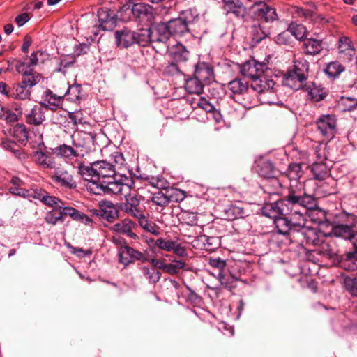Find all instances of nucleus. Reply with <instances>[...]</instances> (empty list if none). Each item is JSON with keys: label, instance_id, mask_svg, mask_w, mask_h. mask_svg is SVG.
<instances>
[{"label": "nucleus", "instance_id": "54", "mask_svg": "<svg viewBox=\"0 0 357 357\" xmlns=\"http://www.w3.org/2000/svg\"><path fill=\"white\" fill-rule=\"evenodd\" d=\"M1 144L6 150L13 153L18 158L20 157L22 150L15 142L8 139H2Z\"/></svg>", "mask_w": 357, "mask_h": 357}, {"label": "nucleus", "instance_id": "15", "mask_svg": "<svg viewBox=\"0 0 357 357\" xmlns=\"http://www.w3.org/2000/svg\"><path fill=\"white\" fill-rule=\"evenodd\" d=\"M119 262L125 266L134 263L135 261L148 262L149 259L145 254L125 245L119 248L118 251Z\"/></svg>", "mask_w": 357, "mask_h": 357}, {"label": "nucleus", "instance_id": "42", "mask_svg": "<svg viewBox=\"0 0 357 357\" xmlns=\"http://www.w3.org/2000/svg\"><path fill=\"white\" fill-rule=\"evenodd\" d=\"M52 153L58 157L71 160L75 158L73 148L72 146L66 144H61L52 149Z\"/></svg>", "mask_w": 357, "mask_h": 357}, {"label": "nucleus", "instance_id": "26", "mask_svg": "<svg viewBox=\"0 0 357 357\" xmlns=\"http://www.w3.org/2000/svg\"><path fill=\"white\" fill-rule=\"evenodd\" d=\"M339 266L347 271L357 274V248H354L353 251L341 256L339 260Z\"/></svg>", "mask_w": 357, "mask_h": 357}, {"label": "nucleus", "instance_id": "25", "mask_svg": "<svg viewBox=\"0 0 357 357\" xmlns=\"http://www.w3.org/2000/svg\"><path fill=\"white\" fill-rule=\"evenodd\" d=\"M252 8H255L256 16L264 20L266 22H273L277 20L278 16L275 9L264 2L255 3Z\"/></svg>", "mask_w": 357, "mask_h": 357}, {"label": "nucleus", "instance_id": "1", "mask_svg": "<svg viewBox=\"0 0 357 357\" xmlns=\"http://www.w3.org/2000/svg\"><path fill=\"white\" fill-rule=\"evenodd\" d=\"M305 206L309 209L317 210L316 198L306 194L301 189L293 188L291 186L288 194L280 200L266 204L261 208L262 214L274 220L279 215L287 216L291 213H299L301 206Z\"/></svg>", "mask_w": 357, "mask_h": 357}, {"label": "nucleus", "instance_id": "51", "mask_svg": "<svg viewBox=\"0 0 357 357\" xmlns=\"http://www.w3.org/2000/svg\"><path fill=\"white\" fill-rule=\"evenodd\" d=\"M101 216L109 222L114 221L118 216V212L112 202H107L105 207L102 208Z\"/></svg>", "mask_w": 357, "mask_h": 357}, {"label": "nucleus", "instance_id": "34", "mask_svg": "<svg viewBox=\"0 0 357 357\" xmlns=\"http://www.w3.org/2000/svg\"><path fill=\"white\" fill-rule=\"evenodd\" d=\"M33 158L36 163L43 169H53L55 168V160L47 153L37 151L33 153Z\"/></svg>", "mask_w": 357, "mask_h": 357}, {"label": "nucleus", "instance_id": "31", "mask_svg": "<svg viewBox=\"0 0 357 357\" xmlns=\"http://www.w3.org/2000/svg\"><path fill=\"white\" fill-rule=\"evenodd\" d=\"M135 227L136 224L133 221L126 218L112 225L110 229L114 232L126 234L130 238H135L137 235L133 232Z\"/></svg>", "mask_w": 357, "mask_h": 357}, {"label": "nucleus", "instance_id": "59", "mask_svg": "<svg viewBox=\"0 0 357 357\" xmlns=\"http://www.w3.org/2000/svg\"><path fill=\"white\" fill-rule=\"evenodd\" d=\"M225 218L228 220H234L237 219L242 214V209L236 206H229L225 210Z\"/></svg>", "mask_w": 357, "mask_h": 357}, {"label": "nucleus", "instance_id": "49", "mask_svg": "<svg viewBox=\"0 0 357 357\" xmlns=\"http://www.w3.org/2000/svg\"><path fill=\"white\" fill-rule=\"evenodd\" d=\"M45 221L46 223L52 225H55L59 222L63 223V220L59 208H54L47 212L45 216Z\"/></svg>", "mask_w": 357, "mask_h": 357}, {"label": "nucleus", "instance_id": "61", "mask_svg": "<svg viewBox=\"0 0 357 357\" xmlns=\"http://www.w3.org/2000/svg\"><path fill=\"white\" fill-rule=\"evenodd\" d=\"M344 287L352 296H357V278L346 277L344 278Z\"/></svg>", "mask_w": 357, "mask_h": 357}, {"label": "nucleus", "instance_id": "33", "mask_svg": "<svg viewBox=\"0 0 357 357\" xmlns=\"http://www.w3.org/2000/svg\"><path fill=\"white\" fill-rule=\"evenodd\" d=\"M148 202L151 203V206H154L155 209L158 212H162L169 204L167 195L160 190L153 192Z\"/></svg>", "mask_w": 357, "mask_h": 357}, {"label": "nucleus", "instance_id": "7", "mask_svg": "<svg viewBox=\"0 0 357 357\" xmlns=\"http://www.w3.org/2000/svg\"><path fill=\"white\" fill-rule=\"evenodd\" d=\"M309 75V62L304 58L294 60L293 69L289 70L284 75L285 84L298 89L306 81Z\"/></svg>", "mask_w": 357, "mask_h": 357}, {"label": "nucleus", "instance_id": "6", "mask_svg": "<svg viewBox=\"0 0 357 357\" xmlns=\"http://www.w3.org/2000/svg\"><path fill=\"white\" fill-rule=\"evenodd\" d=\"M294 243L301 247H314L323 242L327 235L318 228L305 227V225L298 228V231H291Z\"/></svg>", "mask_w": 357, "mask_h": 357}, {"label": "nucleus", "instance_id": "41", "mask_svg": "<svg viewBox=\"0 0 357 357\" xmlns=\"http://www.w3.org/2000/svg\"><path fill=\"white\" fill-rule=\"evenodd\" d=\"M313 251L328 259L333 258L336 255L334 245H332L330 242L326 241V238H324L323 242L318 244Z\"/></svg>", "mask_w": 357, "mask_h": 357}, {"label": "nucleus", "instance_id": "5", "mask_svg": "<svg viewBox=\"0 0 357 357\" xmlns=\"http://www.w3.org/2000/svg\"><path fill=\"white\" fill-rule=\"evenodd\" d=\"M199 18V13L195 8L182 11L178 17L172 19L165 23L170 34L174 36H183L190 31L189 26L195 24Z\"/></svg>", "mask_w": 357, "mask_h": 357}, {"label": "nucleus", "instance_id": "30", "mask_svg": "<svg viewBox=\"0 0 357 357\" xmlns=\"http://www.w3.org/2000/svg\"><path fill=\"white\" fill-rule=\"evenodd\" d=\"M45 107L42 105H34L26 116V121L30 125L39 126L45 120Z\"/></svg>", "mask_w": 357, "mask_h": 357}, {"label": "nucleus", "instance_id": "56", "mask_svg": "<svg viewBox=\"0 0 357 357\" xmlns=\"http://www.w3.org/2000/svg\"><path fill=\"white\" fill-rule=\"evenodd\" d=\"M169 194H167V198L169 199V204L172 202L175 203H178L183 201L185 197V191L178 189V188H172L170 191H167Z\"/></svg>", "mask_w": 357, "mask_h": 357}, {"label": "nucleus", "instance_id": "53", "mask_svg": "<svg viewBox=\"0 0 357 357\" xmlns=\"http://www.w3.org/2000/svg\"><path fill=\"white\" fill-rule=\"evenodd\" d=\"M344 70V67L338 61L331 62L325 69L326 73L333 77L338 76Z\"/></svg>", "mask_w": 357, "mask_h": 357}, {"label": "nucleus", "instance_id": "39", "mask_svg": "<svg viewBox=\"0 0 357 357\" xmlns=\"http://www.w3.org/2000/svg\"><path fill=\"white\" fill-rule=\"evenodd\" d=\"M322 42L314 38H305L303 41V49L306 54L315 55L322 50Z\"/></svg>", "mask_w": 357, "mask_h": 357}, {"label": "nucleus", "instance_id": "60", "mask_svg": "<svg viewBox=\"0 0 357 357\" xmlns=\"http://www.w3.org/2000/svg\"><path fill=\"white\" fill-rule=\"evenodd\" d=\"M75 62V57L72 55L63 56L59 61V68L58 71L66 73V70L72 66Z\"/></svg>", "mask_w": 357, "mask_h": 357}, {"label": "nucleus", "instance_id": "11", "mask_svg": "<svg viewBox=\"0 0 357 357\" xmlns=\"http://www.w3.org/2000/svg\"><path fill=\"white\" fill-rule=\"evenodd\" d=\"M171 36L165 23L152 29V47L156 52L162 54L169 50Z\"/></svg>", "mask_w": 357, "mask_h": 357}, {"label": "nucleus", "instance_id": "32", "mask_svg": "<svg viewBox=\"0 0 357 357\" xmlns=\"http://www.w3.org/2000/svg\"><path fill=\"white\" fill-rule=\"evenodd\" d=\"M190 104L192 108H201L206 112L213 113L214 118L217 122H219L220 114L215 112L214 106L209 102L205 98L198 96L197 98H193L190 100Z\"/></svg>", "mask_w": 357, "mask_h": 357}, {"label": "nucleus", "instance_id": "14", "mask_svg": "<svg viewBox=\"0 0 357 357\" xmlns=\"http://www.w3.org/2000/svg\"><path fill=\"white\" fill-rule=\"evenodd\" d=\"M317 130L327 140L332 139L337 132V119L333 114H322L315 121Z\"/></svg>", "mask_w": 357, "mask_h": 357}, {"label": "nucleus", "instance_id": "48", "mask_svg": "<svg viewBox=\"0 0 357 357\" xmlns=\"http://www.w3.org/2000/svg\"><path fill=\"white\" fill-rule=\"evenodd\" d=\"M217 279L225 289L231 290L236 287L237 279L231 275H225L222 272H219Z\"/></svg>", "mask_w": 357, "mask_h": 357}, {"label": "nucleus", "instance_id": "12", "mask_svg": "<svg viewBox=\"0 0 357 357\" xmlns=\"http://www.w3.org/2000/svg\"><path fill=\"white\" fill-rule=\"evenodd\" d=\"M338 218L342 222L333 226L331 234L336 237L352 240V230L356 217L350 213H342L338 215Z\"/></svg>", "mask_w": 357, "mask_h": 357}, {"label": "nucleus", "instance_id": "64", "mask_svg": "<svg viewBox=\"0 0 357 357\" xmlns=\"http://www.w3.org/2000/svg\"><path fill=\"white\" fill-rule=\"evenodd\" d=\"M185 264L180 260L174 261L173 263L167 264L165 272L169 274H176L179 270L183 269Z\"/></svg>", "mask_w": 357, "mask_h": 357}, {"label": "nucleus", "instance_id": "36", "mask_svg": "<svg viewBox=\"0 0 357 357\" xmlns=\"http://www.w3.org/2000/svg\"><path fill=\"white\" fill-rule=\"evenodd\" d=\"M205 84L194 75L185 80V89L188 93L199 96L202 93Z\"/></svg>", "mask_w": 357, "mask_h": 357}, {"label": "nucleus", "instance_id": "58", "mask_svg": "<svg viewBox=\"0 0 357 357\" xmlns=\"http://www.w3.org/2000/svg\"><path fill=\"white\" fill-rule=\"evenodd\" d=\"M117 20L128 22L131 20L132 15V8H130L129 5H123L116 13Z\"/></svg>", "mask_w": 357, "mask_h": 357}, {"label": "nucleus", "instance_id": "8", "mask_svg": "<svg viewBox=\"0 0 357 357\" xmlns=\"http://www.w3.org/2000/svg\"><path fill=\"white\" fill-rule=\"evenodd\" d=\"M267 66L264 63H260L255 59H251L244 62L240 67L243 76L250 78L252 82L257 79L261 81V84L266 82L270 87H273L274 82L272 79L264 76V73Z\"/></svg>", "mask_w": 357, "mask_h": 357}, {"label": "nucleus", "instance_id": "27", "mask_svg": "<svg viewBox=\"0 0 357 357\" xmlns=\"http://www.w3.org/2000/svg\"><path fill=\"white\" fill-rule=\"evenodd\" d=\"M256 172L264 178H271L278 185H280L279 181L276 178V169L270 160H259L256 166Z\"/></svg>", "mask_w": 357, "mask_h": 357}, {"label": "nucleus", "instance_id": "63", "mask_svg": "<svg viewBox=\"0 0 357 357\" xmlns=\"http://www.w3.org/2000/svg\"><path fill=\"white\" fill-rule=\"evenodd\" d=\"M308 96L312 100L319 102L326 96V93L324 91L323 89L314 87L308 91Z\"/></svg>", "mask_w": 357, "mask_h": 357}, {"label": "nucleus", "instance_id": "16", "mask_svg": "<svg viewBox=\"0 0 357 357\" xmlns=\"http://www.w3.org/2000/svg\"><path fill=\"white\" fill-rule=\"evenodd\" d=\"M132 17L140 23H151L155 17L154 8L146 3H135L132 6Z\"/></svg>", "mask_w": 357, "mask_h": 357}, {"label": "nucleus", "instance_id": "10", "mask_svg": "<svg viewBox=\"0 0 357 357\" xmlns=\"http://www.w3.org/2000/svg\"><path fill=\"white\" fill-rule=\"evenodd\" d=\"M96 135L91 132H79L73 137V145L75 158L82 159L91 152L90 144H93Z\"/></svg>", "mask_w": 357, "mask_h": 357}, {"label": "nucleus", "instance_id": "18", "mask_svg": "<svg viewBox=\"0 0 357 357\" xmlns=\"http://www.w3.org/2000/svg\"><path fill=\"white\" fill-rule=\"evenodd\" d=\"M98 26L104 31H112L116 26L117 16L114 10L102 7L98 10Z\"/></svg>", "mask_w": 357, "mask_h": 357}, {"label": "nucleus", "instance_id": "13", "mask_svg": "<svg viewBox=\"0 0 357 357\" xmlns=\"http://www.w3.org/2000/svg\"><path fill=\"white\" fill-rule=\"evenodd\" d=\"M50 178L52 181L59 187L68 190L76 188L77 183L71 172L64 167L55 166Z\"/></svg>", "mask_w": 357, "mask_h": 357}, {"label": "nucleus", "instance_id": "52", "mask_svg": "<svg viewBox=\"0 0 357 357\" xmlns=\"http://www.w3.org/2000/svg\"><path fill=\"white\" fill-rule=\"evenodd\" d=\"M287 175L290 180L297 181L302 175V167L301 163H291L288 166Z\"/></svg>", "mask_w": 357, "mask_h": 357}, {"label": "nucleus", "instance_id": "40", "mask_svg": "<svg viewBox=\"0 0 357 357\" xmlns=\"http://www.w3.org/2000/svg\"><path fill=\"white\" fill-rule=\"evenodd\" d=\"M252 40L259 43L270 35L268 29H266L261 24L256 23L251 26L250 30Z\"/></svg>", "mask_w": 357, "mask_h": 357}, {"label": "nucleus", "instance_id": "37", "mask_svg": "<svg viewBox=\"0 0 357 357\" xmlns=\"http://www.w3.org/2000/svg\"><path fill=\"white\" fill-rule=\"evenodd\" d=\"M311 172L314 179L318 181H324L330 175L329 167L325 162H314L312 165Z\"/></svg>", "mask_w": 357, "mask_h": 357}, {"label": "nucleus", "instance_id": "20", "mask_svg": "<svg viewBox=\"0 0 357 357\" xmlns=\"http://www.w3.org/2000/svg\"><path fill=\"white\" fill-rule=\"evenodd\" d=\"M47 56L44 51H35L30 56H27L24 61L20 62L15 66L16 70L19 73H26L28 70H33V67L38 65L40 61L43 62Z\"/></svg>", "mask_w": 357, "mask_h": 357}, {"label": "nucleus", "instance_id": "55", "mask_svg": "<svg viewBox=\"0 0 357 357\" xmlns=\"http://www.w3.org/2000/svg\"><path fill=\"white\" fill-rule=\"evenodd\" d=\"M59 210L61 213L63 220L65 219V216L66 215L70 216V218L75 220L83 219L82 214L80 213V212L75 208L70 206L63 207L62 206V208H59Z\"/></svg>", "mask_w": 357, "mask_h": 357}, {"label": "nucleus", "instance_id": "35", "mask_svg": "<svg viewBox=\"0 0 357 357\" xmlns=\"http://www.w3.org/2000/svg\"><path fill=\"white\" fill-rule=\"evenodd\" d=\"M31 93V89L26 84H23L22 80L19 83L14 84L12 88L10 89V97L15 99H29Z\"/></svg>", "mask_w": 357, "mask_h": 357}, {"label": "nucleus", "instance_id": "50", "mask_svg": "<svg viewBox=\"0 0 357 357\" xmlns=\"http://www.w3.org/2000/svg\"><path fill=\"white\" fill-rule=\"evenodd\" d=\"M0 119L6 123H13L18 121V117L15 112L0 104Z\"/></svg>", "mask_w": 357, "mask_h": 357}, {"label": "nucleus", "instance_id": "24", "mask_svg": "<svg viewBox=\"0 0 357 357\" xmlns=\"http://www.w3.org/2000/svg\"><path fill=\"white\" fill-rule=\"evenodd\" d=\"M338 52L347 61H350L356 53L352 40L348 36H341L338 39Z\"/></svg>", "mask_w": 357, "mask_h": 357}, {"label": "nucleus", "instance_id": "21", "mask_svg": "<svg viewBox=\"0 0 357 357\" xmlns=\"http://www.w3.org/2000/svg\"><path fill=\"white\" fill-rule=\"evenodd\" d=\"M193 75L205 84H209L214 79L213 68L206 62H198L195 66Z\"/></svg>", "mask_w": 357, "mask_h": 357}, {"label": "nucleus", "instance_id": "62", "mask_svg": "<svg viewBox=\"0 0 357 357\" xmlns=\"http://www.w3.org/2000/svg\"><path fill=\"white\" fill-rule=\"evenodd\" d=\"M275 42L278 45H291L292 43V37L289 29H287L279 33L275 38Z\"/></svg>", "mask_w": 357, "mask_h": 357}, {"label": "nucleus", "instance_id": "43", "mask_svg": "<svg viewBox=\"0 0 357 357\" xmlns=\"http://www.w3.org/2000/svg\"><path fill=\"white\" fill-rule=\"evenodd\" d=\"M142 275L144 278L149 282L150 284H155L161 278V273L159 270L155 268H151L150 266H143L141 268Z\"/></svg>", "mask_w": 357, "mask_h": 357}, {"label": "nucleus", "instance_id": "38", "mask_svg": "<svg viewBox=\"0 0 357 357\" xmlns=\"http://www.w3.org/2000/svg\"><path fill=\"white\" fill-rule=\"evenodd\" d=\"M135 38H136L135 44H138L142 47L152 45V29L142 28L135 32Z\"/></svg>", "mask_w": 357, "mask_h": 357}, {"label": "nucleus", "instance_id": "23", "mask_svg": "<svg viewBox=\"0 0 357 357\" xmlns=\"http://www.w3.org/2000/svg\"><path fill=\"white\" fill-rule=\"evenodd\" d=\"M222 8L226 13H232L235 17L243 19L247 15V8L241 0H222Z\"/></svg>", "mask_w": 357, "mask_h": 357}, {"label": "nucleus", "instance_id": "9", "mask_svg": "<svg viewBox=\"0 0 357 357\" xmlns=\"http://www.w3.org/2000/svg\"><path fill=\"white\" fill-rule=\"evenodd\" d=\"M135 187V181L130 177H121L119 180H109L102 186V194L128 195Z\"/></svg>", "mask_w": 357, "mask_h": 357}, {"label": "nucleus", "instance_id": "2", "mask_svg": "<svg viewBox=\"0 0 357 357\" xmlns=\"http://www.w3.org/2000/svg\"><path fill=\"white\" fill-rule=\"evenodd\" d=\"M79 172L84 180L88 181V190L94 195L102 194V186L109 180H114L115 174L114 165L105 160L96 161L90 166L80 164Z\"/></svg>", "mask_w": 357, "mask_h": 357}, {"label": "nucleus", "instance_id": "57", "mask_svg": "<svg viewBox=\"0 0 357 357\" xmlns=\"http://www.w3.org/2000/svg\"><path fill=\"white\" fill-rule=\"evenodd\" d=\"M44 204L54 207L61 208L62 206H63V202L55 196L49 195L48 192H46L45 195L43 197V199L41 201Z\"/></svg>", "mask_w": 357, "mask_h": 357}, {"label": "nucleus", "instance_id": "19", "mask_svg": "<svg viewBox=\"0 0 357 357\" xmlns=\"http://www.w3.org/2000/svg\"><path fill=\"white\" fill-rule=\"evenodd\" d=\"M154 246L166 252H173L179 257L187 255L186 249L177 241L167 238H158L154 242Z\"/></svg>", "mask_w": 357, "mask_h": 357}, {"label": "nucleus", "instance_id": "29", "mask_svg": "<svg viewBox=\"0 0 357 357\" xmlns=\"http://www.w3.org/2000/svg\"><path fill=\"white\" fill-rule=\"evenodd\" d=\"M166 52H168L170 59L176 63L185 62L190 56V52L181 43L172 45Z\"/></svg>", "mask_w": 357, "mask_h": 357}, {"label": "nucleus", "instance_id": "22", "mask_svg": "<svg viewBox=\"0 0 357 357\" xmlns=\"http://www.w3.org/2000/svg\"><path fill=\"white\" fill-rule=\"evenodd\" d=\"M135 31L124 27L115 32V39L116 45L122 48H128L136 43L135 38Z\"/></svg>", "mask_w": 357, "mask_h": 357}, {"label": "nucleus", "instance_id": "45", "mask_svg": "<svg viewBox=\"0 0 357 357\" xmlns=\"http://www.w3.org/2000/svg\"><path fill=\"white\" fill-rule=\"evenodd\" d=\"M139 225L145 231L155 236H159L161 234L160 227L153 221L149 220L144 215L142 218L138 220Z\"/></svg>", "mask_w": 357, "mask_h": 357}, {"label": "nucleus", "instance_id": "4", "mask_svg": "<svg viewBox=\"0 0 357 357\" xmlns=\"http://www.w3.org/2000/svg\"><path fill=\"white\" fill-rule=\"evenodd\" d=\"M272 88L264 81L262 84L259 79L252 82L251 87H248V90L241 94L242 104L245 108L250 109L258 105L259 102L269 103L270 101L266 96L273 93Z\"/></svg>", "mask_w": 357, "mask_h": 357}, {"label": "nucleus", "instance_id": "3", "mask_svg": "<svg viewBox=\"0 0 357 357\" xmlns=\"http://www.w3.org/2000/svg\"><path fill=\"white\" fill-rule=\"evenodd\" d=\"M301 206L302 208H301L299 209V213H291L288 215H290V220L284 215H279L274 220L278 232L285 236L286 238L289 239L291 243H294L291 234V231H298V228L305 224L304 214L309 210V208L303 205ZM310 211H311V209H310ZM312 212H317L324 216V212L318 207L317 211L312 210Z\"/></svg>", "mask_w": 357, "mask_h": 357}, {"label": "nucleus", "instance_id": "44", "mask_svg": "<svg viewBox=\"0 0 357 357\" xmlns=\"http://www.w3.org/2000/svg\"><path fill=\"white\" fill-rule=\"evenodd\" d=\"M26 73H21L22 75L23 84L26 86L31 89L33 86L36 85L42 79V75L34 71L33 70H28Z\"/></svg>", "mask_w": 357, "mask_h": 357}, {"label": "nucleus", "instance_id": "28", "mask_svg": "<svg viewBox=\"0 0 357 357\" xmlns=\"http://www.w3.org/2000/svg\"><path fill=\"white\" fill-rule=\"evenodd\" d=\"M44 103L42 105L45 109L56 111L62 107L63 96L54 94L51 90L47 89L43 96Z\"/></svg>", "mask_w": 357, "mask_h": 357}, {"label": "nucleus", "instance_id": "47", "mask_svg": "<svg viewBox=\"0 0 357 357\" xmlns=\"http://www.w3.org/2000/svg\"><path fill=\"white\" fill-rule=\"evenodd\" d=\"M248 85L241 79H234L228 83V89L234 93L241 95L248 90Z\"/></svg>", "mask_w": 357, "mask_h": 357}, {"label": "nucleus", "instance_id": "17", "mask_svg": "<svg viewBox=\"0 0 357 357\" xmlns=\"http://www.w3.org/2000/svg\"><path fill=\"white\" fill-rule=\"evenodd\" d=\"M126 202L122 206V210L127 215L132 216L137 220L144 215V209L140 206V201L136 196H132L130 192L125 197Z\"/></svg>", "mask_w": 357, "mask_h": 357}, {"label": "nucleus", "instance_id": "46", "mask_svg": "<svg viewBox=\"0 0 357 357\" xmlns=\"http://www.w3.org/2000/svg\"><path fill=\"white\" fill-rule=\"evenodd\" d=\"M288 29L291 36H294L298 40H304L307 37V31L303 24L292 22L289 25Z\"/></svg>", "mask_w": 357, "mask_h": 357}]
</instances>
